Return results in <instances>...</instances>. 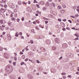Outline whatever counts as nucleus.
<instances>
[{"label": "nucleus", "instance_id": "1", "mask_svg": "<svg viewBox=\"0 0 79 79\" xmlns=\"http://www.w3.org/2000/svg\"><path fill=\"white\" fill-rule=\"evenodd\" d=\"M4 58H5L6 59H8L9 58V55H8V54L7 53H5L4 54Z\"/></svg>", "mask_w": 79, "mask_h": 79}, {"label": "nucleus", "instance_id": "2", "mask_svg": "<svg viewBox=\"0 0 79 79\" xmlns=\"http://www.w3.org/2000/svg\"><path fill=\"white\" fill-rule=\"evenodd\" d=\"M68 46V45L66 44H62V48H67V47Z\"/></svg>", "mask_w": 79, "mask_h": 79}, {"label": "nucleus", "instance_id": "3", "mask_svg": "<svg viewBox=\"0 0 79 79\" xmlns=\"http://www.w3.org/2000/svg\"><path fill=\"white\" fill-rule=\"evenodd\" d=\"M27 77L28 78H29L30 79H32V78H33V77H32V76L30 74H28L27 75Z\"/></svg>", "mask_w": 79, "mask_h": 79}, {"label": "nucleus", "instance_id": "4", "mask_svg": "<svg viewBox=\"0 0 79 79\" xmlns=\"http://www.w3.org/2000/svg\"><path fill=\"white\" fill-rule=\"evenodd\" d=\"M60 24L61 26L62 27H64L65 26L64 23H63V22H61L60 23Z\"/></svg>", "mask_w": 79, "mask_h": 79}, {"label": "nucleus", "instance_id": "5", "mask_svg": "<svg viewBox=\"0 0 79 79\" xmlns=\"http://www.w3.org/2000/svg\"><path fill=\"white\" fill-rule=\"evenodd\" d=\"M27 10L28 12H31V8L29 7H27Z\"/></svg>", "mask_w": 79, "mask_h": 79}, {"label": "nucleus", "instance_id": "6", "mask_svg": "<svg viewBox=\"0 0 79 79\" xmlns=\"http://www.w3.org/2000/svg\"><path fill=\"white\" fill-rule=\"evenodd\" d=\"M7 38L9 40H11V36L9 35H7Z\"/></svg>", "mask_w": 79, "mask_h": 79}, {"label": "nucleus", "instance_id": "7", "mask_svg": "<svg viewBox=\"0 0 79 79\" xmlns=\"http://www.w3.org/2000/svg\"><path fill=\"white\" fill-rule=\"evenodd\" d=\"M48 17L50 18H53V16L52 15L50 14L48 15Z\"/></svg>", "mask_w": 79, "mask_h": 79}, {"label": "nucleus", "instance_id": "8", "mask_svg": "<svg viewBox=\"0 0 79 79\" xmlns=\"http://www.w3.org/2000/svg\"><path fill=\"white\" fill-rule=\"evenodd\" d=\"M15 36L16 37H18L19 36V33L18 32H16Z\"/></svg>", "mask_w": 79, "mask_h": 79}, {"label": "nucleus", "instance_id": "9", "mask_svg": "<svg viewBox=\"0 0 79 79\" xmlns=\"http://www.w3.org/2000/svg\"><path fill=\"white\" fill-rule=\"evenodd\" d=\"M40 3L41 4V5H43L44 4V1H41L40 2Z\"/></svg>", "mask_w": 79, "mask_h": 79}, {"label": "nucleus", "instance_id": "10", "mask_svg": "<svg viewBox=\"0 0 79 79\" xmlns=\"http://www.w3.org/2000/svg\"><path fill=\"white\" fill-rule=\"evenodd\" d=\"M53 50H55L56 49V47L54 46L52 48Z\"/></svg>", "mask_w": 79, "mask_h": 79}, {"label": "nucleus", "instance_id": "11", "mask_svg": "<svg viewBox=\"0 0 79 79\" xmlns=\"http://www.w3.org/2000/svg\"><path fill=\"white\" fill-rule=\"evenodd\" d=\"M22 4V3H21V2L20 1H18V5H21Z\"/></svg>", "mask_w": 79, "mask_h": 79}, {"label": "nucleus", "instance_id": "12", "mask_svg": "<svg viewBox=\"0 0 79 79\" xmlns=\"http://www.w3.org/2000/svg\"><path fill=\"white\" fill-rule=\"evenodd\" d=\"M62 6L63 8H65L66 7V5H65V4H64V5H62Z\"/></svg>", "mask_w": 79, "mask_h": 79}, {"label": "nucleus", "instance_id": "13", "mask_svg": "<svg viewBox=\"0 0 79 79\" xmlns=\"http://www.w3.org/2000/svg\"><path fill=\"white\" fill-rule=\"evenodd\" d=\"M42 10H43V11H45L47 10V8L45 7H44L43 8Z\"/></svg>", "mask_w": 79, "mask_h": 79}, {"label": "nucleus", "instance_id": "14", "mask_svg": "<svg viewBox=\"0 0 79 79\" xmlns=\"http://www.w3.org/2000/svg\"><path fill=\"white\" fill-rule=\"evenodd\" d=\"M73 40H75L76 41V40H79V38H78V37L76 38L75 39H73Z\"/></svg>", "mask_w": 79, "mask_h": 79}, {"label": "nucleus", "instance_id": "15", "mask_svg": "<svg viewBox=\"0 0 79 79\" xmlns=\"http://www.w3.org/2000/svg\"><path fill=\"white\" fill-rule=\"evenodd\" d=\"M25 56L24 55H23L22 57V59H25Z\"/></svg>", "mask_w": 79, "mask_h": 79}, {"label": "nucleus", "instance_id": "16", "mask_svg": "<svg viewBox=\"0 0 79 79\" xmlns=\"http://www.w3.org/2000/svg\"><path fill=\"white\" fill-rule=\"evenodd\" d=\"M60 12L62 13H64V11L63 10H60Z\"/></svg>", "mask_w": 79, "mask_h": 79}, {"label": "nucleus", "instance_id": "17", "mask_svg": "<svg viewBox=\"0 0 79 79\" xmlns=\"http://www.w3.org/2000/svg\"><path fill=\"white\" fill-rule=\"evenodd\" d=\"M61 75H62L63 76L64 75H66V73H61Z\"/></svg>", "mask_w": 79, "mask_h": 79}, {"label": "nucleus", "instance_id": "18", "mask_svg": "<svg viewBox=\"0 0 79 79\" xmlns=\"http://www.w3.org/2000/svg\"><path fill=\"white\" fill-rule=\"evenodd\" d=\"M79 16V15L78 14H76L75 15V17L77 18V17H78Z\"/></svg>", "mask_w": 79, "mask_h": 79}, {"label": "nucleus", "instance_id": "19", "mask_svg": "<svg viewBox=\"0 0 79 79\" xmlns=\"http://www.w3.org/2000/svg\"><path fill=\"white\" fill-rule=\"evenodd\" d=\"M36 7H37V8H40V6H39V5H38V4H36Z\"/></svg>", "mask_w": 79, "mask_h": 79}, {"label": "nucleus", "instance_id": "20", "mask_svg": "<svg viewBox=\"0 0 79 79\" xmlns=\"http://www.w3.org/2000/svg\"><path fill=\"white\" fill-rule=\"evenodd\" d=\"M35 28L37 30H39V28L38 27H37V26H36L35 27Z\"/></svg>", "mask_w": 79, "mask_h": 79}, {"label": "nucleus", "instance_id": "21", "mask_svg": "<svg viewBox=\"0 0 79 79\" xmlns=\"http://www.w3.org/2000/svg\"><path fill=\"white\" fill-rule=\"evenodd\" d=\"M52 6H53V7H55V3H53L52 4Z\"/></svg>", "mask_w": 79, "mask_h": 79}, {"label": "nucleus", "instance_id": "22", "mask_svg": "<svg viewBox=\"0 0 79 79\" xmlns=\"http://www.w3.org/2000/svg\"><path fill=\"white\" fill-rule=\"evenodd\" d=\"M33 3H38V2H37V1H36L35 0H34Z\"/></svg>", "mask_w": 79, "mask_h": 79}, {"label": "nucleus", "instance_id": "23", "mask_svg": "<svg viewBox=\"0 0 79 79\" xmlns=\"http://www.w3.org/2000/svg\"><path fill=\"white\" fill-rule=\"evenodd\" d=\"M62 78H63V79H66V77L65 76H63L62 77Z\"/></svg>", "mask_w": 79, "mask_h": 79}, {"label": "nucleus", "instance_id": "24", "mask_svg": "<svg viewBox=\"0 0 79 79\" xmlns=\"http://www.w3.org/2000/svg\"><path fill=\"white\" fill-rule=\"evenodd\" d=\"M19 21H20V19H17V21L18 23H19Z\"/></svg>", "mask_w": 79, "mask_h": 79}, {"label": "nucleus", "instance_id": "25", "mask_svg": "<svg viewBox=\"0 0 79 79\" xmlns=\"http://www.w3.org/2000/svg\"><path fill=\"white\" fill-rule=\"evenodd\" d=\"M0 28L2 31H3V28H2V26H0Z\"/></svg>", "mask_w": 79, "mask_h": 79}, {"label": "nucleus", "instance_id": "26", "mask_svg": "<svg viewBox=\"0 0 79 79\" xmlns=\"http://www.w3.org/2000/svg\"><path fill=\"white\" fill-rule=\"evenodd\" d=\"M58 21L61 22V21H62V20L61 19H58Z\"/></svg>", "mask_w": 79, "mask_h": 79}, {"label": "nucleus", "instance_id": "27", "mask_svg": "<svg viewBox=\"0 0 79 79\" xmlns=\"http://www.w3.org/2000/svg\"><path fill=\"white\" fill-rule=\"evenodd\" d=\"M58 8H59V9H61V7L60 6H58Z\"/></svg>", "mask_w": 79, "mask_h": 79}, {"label": "nucleus", "instance_id": "28", "mask_svg": "<svg viewBox=\"0 0 79 79\" xmlns=\"http://www.w3.org/2000/svg\"><path fill=\"white\" fill-rule=\"evenodd\" d=\"M30 42L31 44H33L34 41H33V40H30Z\"/></svg>", "mask_w": 79, "mask_h": 79}, {"label": "nucleus", "instance_id": "29", "mask_svg": "<svg viewBox=\"0 0 79 79\" xmlns=\"http://www.w3.org/2000/svg\"><path fill=\"white\" fill-rule=\"evenodd\" d=\"M66 29H67V30H70V28L69 27H68L66 28Z\"/></svg>", "mask_w": 79, "mask_h": 79}, {"label": "nucleus", "instance_id": "30", "mask_svg": "<svg viewBox=\"0 0 79 79\" xmlns=\"http://www.w3.org/2000/svg\"><path fill=\"white\" fill-rule=\"evenodd\" d=\"M0 23L1 24H2V23H3V20H0Z\"/></svg>", "mask_w": 79, "mask_h": 79}, {"label": "nucleus", "instance_id": "31", "mask_svg": "<svg viewBox=\"0 0 79 79\" xmlns=\"http://www.w3.org/2000/svg\"><path fill=\"white\" fill-rule=\"evenodd\" d=\"M0 51H2V50H3V48L2 47H0Z\"/></svg>", "mask_w": 79, "mask_h": 79}, {"label": "nucleus", "instance_id": "32", "mask_svg": "<svg viewBox=\"0 0 79 79\" xmlns=\"http://www.w3.org/2000/svg\"><path fill=\"white\" fill-rule=\"evenodd\" d=\"M74 35H75V36H76V37H79V36H78L77 34L76 33L75 34H74Z\"/></svg>", "mask_w": 79, "mask_h": 79}, {"label": "nucleus", "instance_id": "33", "mask_svg": "<svg viewBox=\"0 0 79 79\" xmlns=\"http://www.w3.org/2000/svg\"><path fill=\"white\" fill-rule=\"evenodd\" d=\"M28 60H29V59L28 58H26L25 60V61H28Z\"/></svg>", "mask_w": 79, "mask_h": 79}, {"label": "nucleus", "instance_id": "34", "mask_svg": "<svg viewBox=\"0 0 79 79\" xmlns=\"http://www.w3.org/2000/svg\"><path fill=\"white\" fill-rule=\"evenodd\" d=\"M22 34H23V33H22V32H20L19 33V35H22Z\"/></svg>", "mask_w": 79, "mask_h": 79}, {"label": "nucleus", "instance_id": "35", "mask_svg": "<svg viewBox=\"0 0 79 79\" xmlns=\"http://www.w3.org/2000/svg\"><path fill=\"white\" fill-rule=\"evenodd\" d=\"M12 23L11 22H8V24H9V26H10L11 25V24Z\"/></svg>", "mask_w": 79, "mask_h": 79}, {"label": "nucleus", "instance_id": "36", "mask_svg": "<svg viewBox=\"0 0 79 79\" xmlns=\"http://www.w3.org/2000/svg\"><path fill=\"white\" fill-rule=\"evenodd\" d=\"M4 8H7V6L5 4V5H4Z\"/></svg>", "mask_w": 79, "mask_h": 79}, {"label": "nucleus", "instance_id": "37", "mask_svg": "<svg viewBox=\"0 0 79 79\" xmlns=\"http://www.w3.org/2000/svg\"><path fill=\"white\" fill-rule=\"evenodd\" d=\"M43 19H45V20H48V19L44 17L43 18Z\"/></svg>", "mask_w": 79, "mask_h": 79}, {"label": "nucleus", "instance_id": "38", "mask_svg": "<svg viewBox=\"0 0 79 79\" xmlns=\"http://www.w3.org/2000/svg\"><path fill=\"white\" fill-rule=\"evenodd\" d=\"M28 47V46H27L26 48L25 49H26V51H28V49H27V48Z\"/></svg>", "mask_w": 79, "mask_h": 79}, {"label": "nucleus", "instance_id": "39", "mask_svg": "<svg viewBox=\"0 0 79 79\" xmlns=\"http://www.w3.org/2000/svg\"><path fill=\"white\" fill-rule=\"evenodd\" d=\"M24 64V62H22L21 63V65H23V64Z\"/></svg>", "mask_w": 79, "mask_h": 79}, {"label": "nucleus", "instance_id": "40", "mask_svg": "<svg viewBox=\"0 0 79 79\" xmlns=\"http://www.w3.org/2000/svg\"><path fill=\"white\" fill-rule=\"evenodd\" d=\"M36 23H40L39 21L38 20H37L36 21Z\"/></svg>", "mask_w": 79, "mask_h": 79}, {"label": "nucleus", "instance_id": "41", "mask_svg": "<svg viewBox=\"0 0 79 79\" xmlns=\"http://www.w3.org/2000/svg\"><path fill=\"white\" fill-rule=\"evenodd\" d=\"M12 20L13 21H15V18L13 17H12Z\"/></svg>", "mask_w": 79, "mask_h": 79}, {"label": "nucleus", "instance_id": "42", "mask_svg": "<svg viewBox=\"0 0 79 79\" xmlns=\"http://www.w3.org/2000/svg\"><path fill=\"white\" fill-rule=\"evenodd\" d=\"M68 77H69V78H71V75H68L67 76Z\"/></svg>", "mask_w": 79, "mask_h": 79}, {"label": "nucleus", "instance_id": "43", "mask_svg": "<svg viewBox=\"0 0 79 79\" xmlns=\"http://www.w3.org/2000/svg\"><path fill=\"white\" fill-rule=\"evenodd\" d=\"M22 21H24V17H22Z\"/></svg>", "mask_w": 79, "mask_h": 79}, {"label": "nucleus", "instance_id": "44", "mask_svg": "<svg viewBox=\"0 0 79 79\" xmlns=\"http://www.w3.org/2000/svg\"><path fill=\"white\" fill-rule=\"evenodd\" d=\"M14 59L15 61H16V60H17V58H16V57H15L14 58Z\"/></svg>", "mask_w": 79, "mask_h": 79}, {"label": "nucleus", "instance_id": "45", "mask_svg": "<svg viewBox=\"0 0 79 79\" xmlns=\"http://www.w3.org/2000/svg\"><path fill=\"white\" fill-rule=\"evenodd\" d=\"M13 64L14 65V66H15L16 65V62H14L13 63Z\"/></svg>", "mask_w": 79, "mask_h": 79}, {"label": "nucleus", "instance_id": "46", "mask_svg": "<svg viewBox=\"0 0 79 79\" xmlns=\"http://www.w3.org/2000/svg\"><path fill=\"white\" fill-rule=\"evenodd\" d=\"M76 52H77V53H79V49H77L76 50Z\"/></svg>", "mask_w": 79, "mask_h": 79}, {"label": "nucleus", "instance_id": "47", "mask_svg": "<svg viewBox=\"0 0 79 79\" xmlns=\"http://www.w3.org/2000/svg\"><path fill=\"white\" fill-rule=\"evenodd\" d=\"M68 21H69L70 23H72V21H71V20H68Z\"/></svg>", "mask_w": 79, "mask_h": 79}, {"label": "nucleus", "instance_id": "48", "mask_svg": "<svg viewBox=\"0 0 79 79\" xmlns=\"http://www.w3.org/2000/svg\"><path fill=\"white\" fill-rule=\"evenodd\" d=\"M62 58H63V57L61 56L60 58H59V60H60L61 59H62Z\"/></svg>", "mask_w": 79, "mask_h": 79}, {"label": "nucleus", "instance_id": "49", "mask_svg": "<svg viewBox=\"0 0 79 79\" xmlns=\"http://www.w3.org/2000/svg\"><path fill=\"white\" fill-rule=\"evenodd\" d=\"M33 24H36V22L35 21H34L33 22Z\"/></svg>", "mask_w": 79, "mask_h": 79}, {"label": "nucleus", "instance_id": "50", "mask_svg": "<svg viewBox=\"0 0 79 79\" xmlns=\"http://www.w3.org/2000/svg\"><path fill=\"white\" fill-rule=\"evenodd\" d=\"M15 18H16L17 17V14H15Z\"/></svg>", "mask_w": 79, "mask_h": 79}, {"label": "nucleus", "instance_id": "51", "mask_svg": "<svg viewBox=\"0 0 79 79\" xmlns=\"http://www.w3.org/2000/svg\"><path fill=\"white\" fill-rule=\"evenodd\" d=\"M1 11H4V9H3V8H1Z\"/></svg>", "mask_w": 79, "mask_h": 79}, {"label": "nucleus", "instance_id": "52", "mask_svg": "<svg viewBox=\"0 0 79 79\" xmlns=\"http://www.w3.org/2000/svg\"><path fill=\"white\" fill-rule=\"evenodd\" d=\"M48 23V21H45V24H47V23Z\"/></svg>", "mask_w": 79, "mask_h": 79}, {"label": "nucleus", "instance_id": "53", "mask_svg": "<svg viewBox=\"0 0 79 79\" xmlns=\"http://www.w3.org/2000/svg\"><path fill=\"white\" fill-rule=\"evenodd\" d=\"M14 12L15 13H16V12H17V10L16 9H15L14 10Z\"/></svg>", "mask_w": 79, "mask_h": 79}, {"label": "nucleus", "instance_id": "54", "mask_svg": "<svg viewBox=\"0 0 79 79\" xmlns=\"http://www.w3.org/2000/svg\"><path fill=\"white\" fill-rule=\"evenodd\" d=\"M62 21H66V19H63Z\"/></svg>", "mask_w": 79, "mask_h": 79}, {"label": "nucleus", "instance_id": "55", "mask_svg": "<svg viewBox=\"0 0 79 79\" xmlns=\"http://www.w3.org/2000/svg\"><path fill=\"white\" fill-rule=\"evenodd\" d=\"M40 61H39V60H37V63H39Z\"/></svg>", "mask_w": 79, "mask_h": 79}, {"label": "nucleus", "instance_id": "56", "mask_svg": "<svg viewBox=\"0 0 79 79\" xmlns=\"http://www.w3.org/2000/svg\"><path fill=\"white\" fill-rule=\"evenodd\" d=\"M2 1L4 2H6V0H2Z\"/></svg>", "mask_w": 79, "mask_h": 79}, {"label": "nucleus", "instance_id": "57", "mask_svg": "<svg viewBox=\"0 0 79 79\" xmlns=\"http://www.w3.org/2000/svg\"><path fill=\"white\" fill-rule=\"evenodd\" d=\"M76 10H77L78 12H79V9L78 8H77Z\"/></svg>", "mask_w": 79, "mask_h": 79}, {"label": "nucleus", "instance_id": "58", "mask_svg": "<svg viewBox=\"0 0 79 79\" xmlns=\"http://www.w3.org/2000/svg\"><path fill=\"white\" fill-rule=\"evenodd\" d=\"M20 54H21V55H23V52H20Z\"/></svg>", "mask_w": 79, "mask_h": 79}, {"label": "nucleus", "instance_id": "59", "mask_svg": "<svg viewBox=\"0 0 79 79\" xmlns=\"http://www.w3.org/2000/svg\"><path fill=\"white\" fill-rule=\"evenodd\" d=\"M62 30L63 31H65V30H66V29H65V28H63V29H62Z\"/></svg>", "mask_w": 79, "mask_h": 79}, {"label": "nucleus", "instance_id": "60", "mask_svg": "<svg viewBox=\"0 0 79 79\" xmlns=\"http://www.w3.org/2000/svg\"><path fill=\"white\" fill-rule=\"evenodd\" d=\"M31 31L32 32H34V30H33V29L31 30Z\"/></svg>", "mask_w": 79, "mask_h": 79}, {"label": "nucleus", "instance_id": "61", "mask_svg": "<svg viewBox=\"0 0 79 79\" xmlns=\"http://www.w3.org/2000/svg\"><path fill=\"white\" fill-rule=\"evenodd\" d=\"M77 70L78 71H79V67L77 68Z\"/></svg>", "mask_w": 79, "mask_h": 79}, {"label": "nucleus", "instance_id": "62", "mask_svg": "<svg viewBox=\"0 0 79 79\" xmlns=\"http://www.w3.org/2000/svg\"><path fill=\"white\" fill-rule=\"evenodd\" d=\"M3 49H4V50H7V49L5 48H4Z\"/></svg>", "mask_w": 79, "mask_h": 79}, {"label": "nucleus", "instance_id": "63", "mask_svg": "<svg viewBox=\"0 0 79 79\" xmlns=\"http://www.w3.org/2000/svg\"><path fill=\"white\" fill-rule=\"evenodd\" d=\"M71 17H72L73 18H75V17L74 16H71Z\"/></svg>", "mask_w": 79, "mask_h": 79}, {"label": "nucleus", "instance_id": "64", "mask_svg": "<svg viewBox=\"0 0 79 79\" xmlns=\"http://www.w3.org/2000/svg\"><path fill=\"white\" fill-rule=\"evenodd\" d=\"M75 30H76L77 31H79V28L77 29H76Z\"/></svg>", "mask_w": 79, "mask_h": 79}]
</instances>
